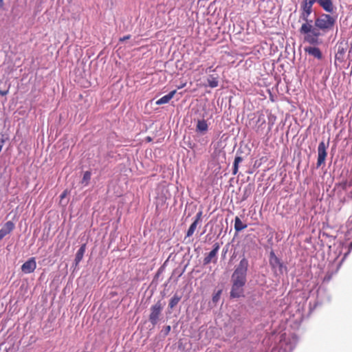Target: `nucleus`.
<instances>
[{"label": "nucleus", "mask_w": 352, "mask_h": 352, "mask_svg": "<svg viewBox=\"0 0 352 352\" xmlns=\"http://www.w3.org/2000/svg\"><path fill=\"white\" fill-rule=\"evenodd\" d=\"M249 267L248 260L243 256L231 276V290L230 297L231 298H239L244 296V287L247 282V273Z\"/></svg>", "instance_id": "1"}, {"label": "nucleus", "mask_w": 352, "mask_h": 352, "mask_svg": "<svg viewBox=\"0 0 352 352\" xmlns=\"http://www.w3.org/2000/svg\"><path fill=\"white\" fill-rule=\"evenodd\" d=\"M313 20H310V23H303L299 31L300 34H304V40L305 42L313 45H318L322 44V41L320 36L322 35L321 30H319L315 25H312Z\"/></svg>", "instance_id": "2"}, {"label": "nucleus", "mask_w": 352, "mask_h": 352, "mask_svg": "<svg viewBox=\"0 0 352 352\" xmlns=\"http://www.w3.org/2000/svg\"><path fill=\"white\" fill-rule=\"evenodd\" d=\"M336 22V17L323 13L315 19L314 25L323 33H326L333 28Z\"/></svg>", "instance_id": "3"}, {"label": "nucleus", "mask_w": 352, "mask_h": 352, "mask_svg": "<svg viewBox=\"0 0 352 352\" xmlns=\"http://www.w3.org/2000/svg\"><path fill=\"white\" fill-rule=\"evenodd\" d=\"M315 0H302L300 3V14L299 21L304 23H310L309 16L313 12V6Z\"/></svg>", "instance_id": "4"}, {"label": "nucleus", "mask_w": 352, "mask_h": 352, "mask_svg": "<svg viewBox=\"0 0 352 352\" xmlns=\"http://www.w3.org/2000/svg\"><path fill=\"white\" fill-rule=\"evenodd\" d=\"M164 304L161 300H158L155 304L150 308V315L148 320L151 323L155 326L160 320L162 312L164 309Z\"/></svg>", "instance_id": "5"}, {"label": "nucleus", "mask_w": 352, "mask_h": 352, "mask_svg": "<svg viewBox=\"0 0 352 352\" xmlns=\"http://www.w3.org/2000/svg\"><path fill=\"white\" fill-rule=\"evenodd\" d=\"M269 262L270 265L275 272L283 274L284 271L286 270V267L283 265V263L276 256L273 251L270 253Z\"/></svg>", "instance_id": "6"}, {"label": "nucleus", "mask_w": 352, "mask_h": 352, "mask_svg": "<svg viewBox=\"0 0 352 352\" xmlns=\"http://www.w3.org/2000/svg\"><path fill=\"white\" fill-rule=\"evenodd\" d=\"M328 146L325 144V143L322 141L320 142L318 147V161H317V168L320 167L322 164L324 163L326 157L327 155V148Z\"/></svg>", "instance_id": "7"}, {"label": "nucleus", "mask_w": 352, "mask_h": 352, "mask_svg": "<svg viewBox=\"0 0 352 352\" xmlns=\"http://www.w3.org/2000/svg\"><path fill=\"white\" fill-rule=\"evenodd\" d=\"M36 267V263L34 257L25 261L21 266V271L25 274L33 272Z\"/></svg>", "instance_id": "8"}, {"label": "nucleus", "mask_w": 352, "mask_h": 352, "mask_svg": "<svg viewBox=\"0 0 352 352\" xmlns=\"http://www.w3.org/2000/svg\"><path fill=\"white\" fill-rule=\"evenodd\" d=\"M295 347V344L290 340L281 338L279 343L280 351L278 352H292Z\"/></svg>", "instance_id": "9"}, {"label": "nucleus", "mask_w": 352, "mask_h": 352, "mask_svg": "<svg viewBox=\"0 0 352 352\" xmlns=\"http://www.w3.org/2000/svg\"><path fill=\"white\" fill-rule=\"evenodd\" d=\"M316 2L327 13H333L335 10L333 0H315Z\"/></svg>", "instance_id": "10"}, {"label": "nucleus", "mask_w": 352, "mask_h": 352, "mask_svg": "<svg viewBox=\"0 0 352 352\" xmlns=\"http://www.w3.org/2000/svg\"><path fill=\"white\" fill-rule=\"evenodd\" d=\"M14 228V224L11 221H7L0 229V240L3 239L7 234L10 233Z\"/></svg>", "instance_id": "11"}, {"label": "nucleus", "mask_w": 352, "mask_h": 352, "mask_svg": "<svg viewBox=\"0 0 352 352\" xmlns=\"http://www.w3.org/2000/svg\"><path fill=\"white\" fill-rule=\"evenodd\" d=\"M305 52L314 58L320 60L322 58V54L320 50L316 47H306L305 48Z\"/></svg>", "instance_id": "12"}, {"label": "nucleus", "mask_w": 352, "mask_h": 352, "mask_svg": "<svg viewBox=\"0 0 352 352\" xmlns=\"http://www.w3.org/2000/svg\"><path fill=\"white\" fill-rule=\"evenodd\" d=\"M208 130V125L205 120H198L196 125V131L204 135Z\"/></svg>", "instance_id": "13"}, {"label": "nucleus", "mask_w": 352, "mask_h": 352, "mask_svg": "<svg viewBox=\"0 0 352 352\" xmlns=\"http://www.w3.org/2000/svg\"><path fill=\"white\" fill-rule=\"evenodd\" d=\"M176 92H177L176 90L171 91L167 95H165L163 97H162L161 98H160L159 100H157L155 102L156 104L161 105V104L168 103L174 97Z\"/></svg>", "instance_id": "14"}, {"label": "nucleus", "mask_w": 352, "mask_h": 352, "mask_svg": "<svg viewBox=\"0 0 352 352\" xmlns=\"http://www.w3.org/2000/svg\"><path fill=\"white\" fill-rule=\"evenodd\" d=\"M85 250L86 244H82L77 251L74 259L75 266H77L79 264V263L82 261L84 254L85 252Z\"/></svg>", "instance_id": "15"}, {"label": "nucleus", "mask_w": 352, "mask_h": 352, "mask_svg": "<svg viewBox=\"0 0 352 352\" xmlns=\"http://www.w3.org/2000/svg\"><path fill=\"white\" fill-rule=\"evenodd\" d=\"M217 261V253L211 250L206 256L204 258V265H206L211 262L216 263Z\"/></svg>", "instance_id": "16"}, {"label": "nucleus", "mask_w": 352, "mask_h": 352, "mask_svg": "<svg viewBox=\"0 0 352 352\" xmlns=\"http://www.w3.org/2000/svg\"><path fill=\"white\" fill-rule=\"evenodd\" d=\"M247 228V225L243 223L239 217H236L234 219V229L236 232L241 231Z\"/></svg>", "instance_id": "17"}, {"label": "nucleus", "mask_w": 352, "mask_h": 352, "mask_svg": "<svg viewBox=\"0 0 352 352\" xmlns=\"http://www.w3.org/2000/svg\"><path fill=\"white\" fill-rule=\"evenodd\" d=\"M243 160L241 156L236 155L233 163L232 174L236 175L238 173L239 164Z\"/></svg>", "instance_id": "18"}, {"label": "nucleus", "mask_w": 352, "mask_h": 352, "mask_svg": "<svg viewBox=\"0 0 352 352\" xmlns=\"http://www.w3.org/2000/svg\"><path fill=\"white\" fill-rule=\"evenodd\" d=\"M208 84L211 88L217 87L219 85L218 78L213 75H210L208 78Z\"/></svg>", "instance_id": "19"}, {"label": "nucleus", "mask_w": 352, "mask_h": 352, "mask_svg": "<svg viewBox=\"0 0 352 352\" xmlns=\"http://www.w3.org/2000/svg\"><path fill=\"white\" fill-rule=\"evenodd\" d=\"M91 173L90 171H86L84 173L82 179L80 182L81 184L83 186H87L89 184L90 179H91Z\"/></svg>", "instance_id": "20"}, {"label": "nucleus", "mask_w": 352, "mask_h": 352, "mask_svg": "<svg viewBox=\"0 0 352 352\" xmlns=\"http://www.w3.org/2000/svg\"><path fill=\"white\" fill-rule=\"evenodd\" d=\"M182 297L177 295V294H175L170 300V302H169V304H168V307L170 308V309H173L174 308L177 304L178 302L180 301Z\"/></svg>", "instance_id": "21"}, {"label": "nucleus", "mask_w": 352, "mask_h": 352, "mask_svg": "<svg viewBox=\"0 0 352 352\" xmlns=\"http://www.w3.org/2000/svg\"><path fill=\"white\" fill-rule=\"evenodd\" d=\"M199 223V222L197 221H195L192 223V224L190 226L188 231H187V233H186V236L187 237H190L191 236L193 233L195 232V230H196L197 227V225Z\"/></svg>", "instance_id": "22"}, {"label": "nucleus", "mask_w": 352, "mask_h": 352, "mask_svg": "<svg viewBox=\"0 0 352 352\" xmlns=\"http://www.w3.org/2000/svg\"><path fill=\"white\" fill-rule=\"evenodd\" d=\"M170 329H171V327L170 325L165 326L162 329L161 333L163 334L164 337H166L170 333Z\"/></svg>", "instance_id": "23"}, {"label": "nucleus", "mask_w": 352, "mask_h": 352, "mask_svg": "<svg viewBox=\"0 0 352 352\" xmlns=\"http://www.w3.org/2000/svg\"><path fill=\"white\" fill-rule=\"evenodd\" d=\"M221 293V291L219 290L214 295H213V296H212V301L214 302H217L219 301V300L220 298Z\"/></svg>", "instance_id": "24"}, {"label": "nucleus", "mask_w": 352, "mask_h": 352, "mask_svg": "<svg viewBox=\"0 0 352 352\" xmlns=\"http://www.w3.org/2000/svg\"><path fill=\"white\" fill-rule=\"evenodd\" d=\"M202 214L203 212L201 210L199 211L195 216V221H197L200 223L201 221Z\"/></svg>", "instance_id": "25"}, {"label": "nucleus", "mask_w": 352, "mask_h": 352, "mask_svg": "<svg viewBox=\"0 0 352 352\" xmlns=\"http://www.w3.org/2000/svg\"><path fill=\"white\" fill-rule=\"evenodd\" d=\"M219 248H220V245L219 243H215L214 245H213V248H212V251L215 252L216 253L218 254V252L219 250Z\"/></svg>", "instance_id": "26"}, {"label": "nucleus", "mask_w": 352, "mask_h": 352, "mask_svg": "<svg viewBox=\"0 0 352 352\" xmlns=\"http://www.w3.org/2000/svg\"><path fill=\"white\" fill-rule=\"evenodd\" d=\"M4 143H5V139L3 138V136H2L0 138V152L1 151V149L4 145Z\"/></svg>", "instance_id": "27"}, {"label": "nucleus", "mask_w": 352, "mask_h": 352, "mask_svg": "<svg viewBox=\"0 0 352 352\" xmlns=\"http://www.w3.org/2000/svg\"><path fill=\"white\" fill-rule=\"evenodd\" d=\"M131 38V35H126L120 38V42H124V41L129 39Z\"/></svg>", "instance_id": "28"}, {"label": "nucleus", "mask_w": 352, "mask_h": 352, "mask_svg": "<svg viewBox=\"0 0 352 352\" xmlns=\"http://www.w3.org/2000/svg\"><path fill=\"white\" fill-rule=\"evenodd\" d=\"M67 195V190H64L63 192V193L60 195V197L61 199H64Z\"/></svg>", "instance_id": "29"}, {"label": "nucleus", "mask_w": 352, "mask_h": 352, "mask_svg": "<svg viewBox=\"0 0 352 352\" xmlns=\"http://www.w3.org/2000/svg\"><path fill=\"white\" fill-rule=\"evenodd\" d=\"M227 252H228V249H226V250H224V249H223V256H226V254Z\"/></svg>", "instance_id": "30"}, {"label": "nucleus", "mask_w": 352, "mask_h": 352, "mask_svg": "<svg viewBox=\"0 0 352 352\" xmlns=\"http://www.w3.org/2000/svg\"><path fill=\"white\" fill-rule=\"evenodd\" d=\"M8 91H0V94L2 95V96H4L7 94Z\"/></svg>", "instance_id": "31"}, {"label": "nucleus", "mask_w": 352, "mask_h": 352, "mask_svg": "<svg viewBox=\"0 0 352 352\" xmlns=\"http://www.w3.org/2000/svg\"><path fill=\"white\" fill-rule=\"evenodd\" d=\"M3 0H0V8L3 6Z\"/></svg>", "instance_id": "32"}, {"label": "nucleus", "mask_w": 352, "mask_h": 352, "mask_svg": "<svg viewBox=\"0 0 352 352\" xmlns=\"http://www.w3.org/2000/svg\"><path fill=\"white\" fill-rule=\"evenodd\" d=\"M185 85H186L185 83L183 85H181V86L178 87V89H181V88L184 87Z\"/></svg>", "instance_id": "33"}, {"label": "nucleus", "mask_w": 352, "mask_h": 352, "mask_svg": "<svg viewBox=\"0 0 352 352\" xmlns=\"http://www.w3.org/2000/svg\"><path fill=\"white\" fill-rule=\"evenodd\" d=\"M272 352H277V349H275V348H274V349H273L272 350Z\"/></svg>", "instance_id": "34"}, {"label": "nucleus", "mask_w": 352, "mask_h": 352, "mask_svg": "<svg viewBox=\"0 0 352 352\" xmlns=\"http://www.w3.org/2000/svg\"><path fill=\"white\" fill-rule=\"evenodd\" d=\"M349 197L352 198V191L349 193Z\"/></svg>", "instance_id": "35"}, {"label": "nucleus", "mask_w": 352, "mask_h": 352, "mask_svg": "<svg viewBox=\"0 0 352 352\" xmlns=\"http://www.w3.org/2000/svg\"><path fill=\"white\" fill-rule=\"evenodd\" d=\"M349 186H352V179L349 182Z\"/></svg>", "instance_id": "36"}, {"label": "nucleus", "mask_w": 352, "mask_h": 352, "mask_svg": "<svg viewBox=\"0 0 352 352\" xmlns=\"http://www.w3.org/2000/svg\"><path fill=\"white\" fill-rule=\"evenodd\" d=\"M211 69H212V67L208 68L209 72L211 71Z\"/></svg>", "instance_id": "37"}]
</instances>
